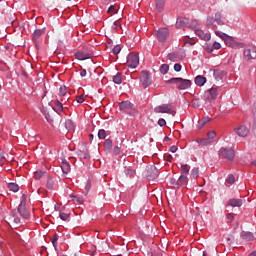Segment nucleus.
<instances>
[{"mask_svg":"<svg viewBox=\"0 0 256 256\" xmlns=\"http://www.w3.org/2000/svg\"><path fill=\"white\" fill-rule=\"evenodd\" d=\"M43 175H45V172H43V171H36L34 173V178L35 179H41V177H43Z\"/></svg>","mask_w":256,"mask_h":256,"instance_id":"43","label":"nucleus"},{"mask_svg":"<svg viewBox=\"0 0 256 256\" xmlns=\"http://www.w3.org/2000/svg\"><path fill=\"white\" fill-rule=\"evenodd\" d=\"M8 189L10 191H13V193H17V191H19V185H17V183H8Z\"/></svg>","mask_w":256,"mask_h":256,"instance_id":"28","label":"nucleus"},{"mask_svg":"<svg viewBox=\"0 0 256 256\" xmlns=\"http://www.w3.org/2000/svg\"><path fill=\"white\" fill-rule=\"evenodd\" d=\"M26 203H27V196L23 194L21 197V202L18 206V213H20L23 219H29V210L25 208Z\"/></svg>","mask_w":256,"mask_h":256,"instance_id":"5","label":"nucleus"},{"mask_svg":"<svg viewBox=\"0 0 256 256\" xmlns=\"http://www.w3.org/2000/svg\"><path fill=\"white\" fill-rule=\"evenodd\" d=\"M65 127L68 131H72V129H75V124L71 120H66Z\"/></svg>","mask_w":256,"mask_h":256,"instance_id":"33","label":"nucleus"},{"mask_svg":"<svg viewBox=\"0 0 256 256\" xmlns=\"http://www.w3.org/2000/svg\"><path fill=\"white\" fill-rule=\"evenodd\" d=\"M160 73H162V75H167V73H169V65L162 64L160 67Z\"/></svg>","mask_w":256,"mask_h":256,"instance_id":"34","label":"nucleus"},{"mask_svg":"<svg viewBox=\"0 0 256 256\" xmlns=\"http://www.w3.org/2000/svg\"><path fill=\"white\" fill-rule=\"evenodd\" d=\"M76 59L79 61H85V59H91V53L87 52H77L75 54Z\"/></svg>","mask_w":256,"mask_h":256,"instance_id":"18","label":"nucleus"},{"mask_svg":"<svg viewBox=\"0 0 256 256\" xmlns=\"http://www.w3.org/2000/svg\"><path fill=\"white\" fill-rule=\"evenodd\" d=\"M217 87H212L207 91V99L208 101H215L217 99Z\"/></svg>","mask_w":256,"mask_h":256,"instance_id":"16","label":"nucleus"},{"mask_svg":"<svg viewBox=\"0 0 256 256\" xmlns=\"http://www.w3.org/2000/svg\"><path fill=\"white\" fill-rule=\"evenodd\" d=\"M256 58V49L255 48H246L244 50V59L246 61H251V59Z\"/></svg>","mask_w":256,"mask_h":256,"instance_id":"12","label":"nucleus"},{"mask_svg":"<svg viewBox=\"0 0 256 256\" xmlns=\"http://www.w3.org/2000/svg\"><path fill=\"white\" fill-rule=\"evenodd\" d=\"M89 189H91V184L88 183L85 186V190L87 191V193H88Z\"/></svg>","mask_w":256,"mask_h":256,"instance_id":"60","label":"nucleus"},{"mask_svg":"<svg viewBox=\"0 0 256 256\" xmlns=\"http://www.w3.org/2000/svg\"><path fill=\"white\" fill-rule=\"evenodd\" d=\"M219 157L233 161V159H235V150H233V148H221L219 150Z\"/></svg>","mask_w":256,"mask_h":256,"instance_id":"6","label":"nucleus"},{"mask_svg":"<svg viewBox=\"0 0 256 256\" xmlns=\"http://www.w3.org/2000/svg\"><path fill=\"white\" fill-rule=\"evenodd\" d=\"M46 119H47L48 123H51V121H53V120L49 119L48 117H46Z\"/></svg>","mask_w":256,"mask_h":256,"instance_id":"64","label":"nucleus"},{"mask_svg":"<svg viewBox=\"0 0 256 256\" xmlns=\"http://www.w3.org/2000/svg\"><path fill=\"white\" fill-rule=\"evenodd\" d=\"M226 183L228 185H233V183H235V176H233V174H229L226 178Z\"/></svg>","mask_w":256,"mask_h":256,"instance_id":"37","label":"nucleus"},{"mask_svg":"<svg viewBox=\"0 0 256 256\" xmlns=\"http://www.w3.org/2000/svg\"><path fill=\"white\" fill-rule=\"evenodd\" d=\"M119 107L121 111H125V113H129L131 109H133V104L129 100L122 101L119 103Z\"/></svg>","mask_w":256,"mask_h":256,"instance_id":"15","label":"nucleus"},{"mask_svg":"<svg viewBox=\"0 0 256 256\" xmlns=\"http://www.w3.org/2000/svg\"><path fill=\"white\" fill-rule=\"evenodd\" d=\"M202 121L204 122V124L207 125V123H209V121H211V117L205 116V117L202 118Z\"/></svg>","mask_w":256,"mask_h":256,"instance_id":"54","label":"nucleus"},{"mask_svg":"<svg viewBox=\"0 0 256 256\" xmlns=\"http://www.w3.org/2000/svg\"><path fill=\"white\" fill-rule=\"evenodd\" d=\"M107 137V131H105V129H100L98 131V138L99 139H106Z\"/></svg>","mask_w":256,"mask_h":256,"instance_id":"38","label":"nucleus"},{"mask_svg":"<svg viewBox=\"0 0 256 256\" xmlns=\"http://www.w3.org/2000/svg\"><path fill=\"white\" fill-rule=\"evenodd\" d=\"M112 53L113 55H119L121 53V46L119 45L114 46V48L112 49Z\"/></svg>","mask_w":256,"mask_h":256,"instance_id":"41","label":"nucleus"},{"mask_svg":"<svg viewBox=\"0 0 256 256\" xmlns=\"http://www.w3.org/2000/svg\"><path fill=\"white\" fill-rule=\"evenodd\" d=\"M192 106L195 107V109H199V107H201V104L199 103V100H194L192 102Z\"/></svg>","mask_w":256,"mask_h":256,"instance_id":"48","label":"nucleus"},{"mask_svg":"<svg viewBox=\"0 0 256 256\" xmlns=\"http://www.w3.org/2000/svg\"><path fill=\"white\" fill-rule=\"evenodd\" d=\"M194 81L198 87H203V85H205V83H207V78H205L204 76L198 75L195 77Z\"/></svg>","mask_w":256,"mask_h":256,"instance_id":"19","label":"nucleus"},{"mask_svg":"<svg viewBox=\"0 0 256 256\" xmlns=\"http://www.w3.org/2000/svg\"><path fill=\"white\" fill-rule=\"evenodd\" d=\"M176 27L177 29H185V27H191V24L189 25V19L187 18H178L176 21Z\"/></svg>","mask_w":256,"mask_h":256,"instance_id":"14","label":"nucleus"},{"mask_svg":"<svg viewBox=\"0 0 256 256\" xmlns=\"http://www.w3.org/2000/svg\"><path fill=\"white\" fill-rule=\"evenodd\" d=\"M215 35H217V37H220V39H223V41H225L229 37V35L221 32L219 30L215 31Z\"/></svg>","mask_w":256,"mask_h":256,"instance_id":"36","label":"nucleus"},{"mask_svg":"<svg viewBox=\"0 0 256 256\" xmlns=\"http://www.w3.org/2000/svg\"><path fill=\"white\" fill-rule=\"evenodd\" d=\"M74 201H77V203H83V198L77 197V196H70Z\"/></svg>","mask_w":256,"mask_h":256,"instance_id":"49","label":"nucleus"},{"mask_svg":"<svg viewBox=\"0 0 256 256\" xmlns=\"http://www.w3.org/2000/svg\"><path fill=\"white\" fill-rule=\"evenodd\" d=\"M223 25H225V19L223 18V15H221V13L217 12L214 17H207L206 27H208V29H213V31H215V29H217V26Z\"/></svg>","mask_w":256,"mask_h":256,"instance_id":"2","label":"nucleus"},{"mask_svg":"<svg viewBox=\"0 0 256 256\" xmlns=\"http://www.w3.org/2000/svg\"><path fill=\"white\" fill-rule=\"evenodd\" d=\"M46 187H48V189H53V184H50L49 182L46 184Z\"/></svg>","mask_w":256,"mask_h":256,"instance_id":"61","label":"nucleus"},{"mask_svg":"<svg viewBox=\"0 0 256 256\" xmlns=\"http://www.w3.org/2000/svg\"><path fill=\"white\" fill-rule=\"evenodd\" d=\"M217 137V133L214 130H211L207 133V139L213 143V140Z\"/></svg>","mask_w":256,"mask_h":256,"instance_id":"32","label":"nucleus"},{"mask_svg":"<svg viewBox=\"0 0 256 256\" xmlns=\"http://www.w3.org/2000/svg\"><path fill=\"white\" fill-rule=\"evenodd\" d=\"M59 217L62 221H69L71 214L65 213V212H60Z\"/></svg>","mask_w":256,"mask_h":256,"instance_id":"35","label":"nucleus"},{"mask_svg":"<svg viewBox=\"0 0 256 256\" xmlns=\"http://www.w3.org/2000/svg\"><path fill=\"white\" fill-rule=\"evenodd\" d=\"M190 29H192L202 41H211V32H205L201 29V24L197 20H192L190 23Z\"/></svg>","mask_w":256,"mask_h":256,"instance_id":"1","label":"nucleus"},{"mask_svg":"<svg viewBox=\"0 0 256 256\" xmlns=\"http://www.w3.org/2000/svg\"><path fill=\"white\" fill-rule=\"evenodd\" d=\"M154 111L156 113H166L168 115H172L173 117H175V115L177 113L175 111V108H173V105H171V104H162V105L156 106L154 108Z\"/></svg>","mask_w":256,"mask_h":256,"instance_id":"4","label":"nucleus"},{"mask_svg":"<svg viewBox=\"0 0 256 256\" xmlns=\"http://www.w3.org/2000/svg\"><path fill=\"white\" fill-rule=\"evenodd\" d=\"M212 47H213L214 49H216V50H219V49L221 48V43H219V42H214L213 45H212Z\"/></svg>","mask_w":256,"mask_h":256,"instance_id":"51","label":"nucleus"},{"mask_svg":"<svg viewBox=\"0 0 256 256\" xmlns=\"http://www.w3.org/2000/svg\"><path fill=\"white\" fill-rule=\"evenodd\" d=\"M226 219H228V221L231 223L233 219H235V217L233 216V214H227Z\"/></svg>","mask_w":256,"mask_h":256,"instance_id":"55","label":"nucleus"},{"mask_svg":"<svg viewBox=\"0 0 256 256\" xmlns=\"http://www.w3.org/2000/svg\"><path fill=\"white\" fill-rule=\"evenodd\" d=\"M225 43L228 47H231L232 49H243V47H245V44L237 42L235 38L231 36H228V38L225 39Z\"/></svg>","mask_w":256,"mask_h":256,"instance_id":"9","label":"nucleus"},{"mask_svg":"<svg viewBox=\"0 0 256 256\" xmlns=\"http://www.w3.org/2000/svg\"><path fill=\"white\" fill-rule=\"evenodd\" d=\"M250 256H256V251L252 252Z\"/></svg>","mask_w":256,"mask_h":256,"instance_id":"63","label":"nucleus"},{"mask_svg":"<svg viewBox=\"0 0 256 256\" xmlns=\"http://www.w3.org/2000/svg\"><path fill=\"white\" fill-rule=\"evenodd\" d=\"M234 133L238 135V137H247L250 133V130L245 125H240L234 129Z\"/></svg>","mask_w":256,"mask_h":256,"instance_id":"11","label":"nucleus"},{"mask_svg":"<svg viewBox=\"0 0 256 256\" xmlns=\"http://www.w3.org/2000/svg\"><path fill=\"white\" fill-rule=\"evenodd\" d=\"M228 207H241L243 205V200L239 198H232L227 203Z\"/></svg>","mask_w":256,"mask_h":256,"instance_id":"17","label":"nucleus"},{"mask_svg":"<svg viewBox=\"0 0 256 256\" xmlns=\"http://www.w3.org/2000/svg\"><path fill=\"white\" fill-rule=\"evenodd\" d=\"M112 29H114V31H119V30H121V22H119V20H116V21L112 24Z\"/></svg>","mask_w":256,"mask_h":256,"instance_id":"39","label":"nucleus"},{"mask_svg":"<svg viewBox=\"0 0 256 256\" xmlns=\"http://www.w3.org/2000/svg\"><path fill=\"white\" fill-rule=\"evenodd\" d=\"M140 83L144 89L151 85V74L147 71H142L140 74Z\"/></svg>","mask_w":256,"mask_h":256,"instance_id":"8","label":"nucleus"},{"mask_svg":"<svg viewBox=\"0 0 256 256\" xmlns=\"http://www.w3.org/2000/svg\"><path fill=\"white\" fill-rule=\"evenodd\" d=\"M76 101H77V103H79V104L85 103V96H84V95L76 96Z\"/></svg>","mask_w":256,"mask_h":256,"instance_id":"44","label":"nucleus"},{"mask_svg":"<svg viewBox=\"0 0 256 256\" xmlns=\"http://www.w3.org/2000/svg\"><path fill=\"white\" fill-rule=\"evenodd\" d=\"M223 75H225L224 71L213 70V77L216 79V81H219V79H222Z\"/></svg>","mask_w":256,"mask_h":256,"instance_id":"26","label":"nucleus"},{"mask_svg":"<svg viewBox=\"0 0 256 256\" xmlns=\"http://www.w3.org/2000/svg\"><path fill=\"white\" fill-rule=\"evenodd\" d=\"M180 185H187L189 183V178H187V175L182 174L178 179Z\"/></svg>","mask_w":256,"mask_h":256,"instance_id":"30","label":"nucleus"},{"mask_svg":"<svg viewBox=\"0 0 256 256\" xmlns=\"http://www.w3.org/2000/svg\"><path fill=\"white\" fill-rule=\"evenodd\" d=\"M169 85H176L180 91H185V89H190L192 82L189 79H183L181 77L178 78H171L166 81Z\"/></svg>","mask_w":256,"mask_h":256,"instance_id":"3","label":"nucleus"},{"mask_svg":"<svg viewBox=\"0 0 256 256\" xmlns=\"http://www.w3.org/2000/svg\"><path fill=\"white\" fill-rule=\"evenodd\" d=\"M155 35H156L158 41L160 43H163L169 37V29H167V28H160V29L157 30Z\"/></svg>","mask_w":256,"mask_h":256,"instance_id":"10","label":"nucleus"},{"mask_svg":"<svg viewBox=\"0 0 256 256\" xmlns=\"http://www.w3.org/2000/svg\"><path fill=\"white\" fill-rule=\"evenodd\" d=\"M80 76L81 77H87V70H85V69L81 70Z\"/></svg>","mask_w":256,"mask_h":256,"instance_id":"59","label":"nucleus"},{"mask_svg":"<svg viewBox=\"0 0 256 256\" xmlns=\"http://www.w3.org/2000/svg\"><path fill=\"white\" fill-rule=\"evenodd\" d=\"M59 97H61L62 103H67L69 101L70 94L67 93V87L66 86H61L59 88Z\"/></svg>","mask_w":256,"mask_h":256,"instance_id":"13","label":"nucleus"},{"mask_svg":"<svg viewBox=\"0 0 256 256\" xmlns=\"http://www.w3.org/2000/svg\"><path fill=\"white\" fill-rule=\"evenodd\" d=\"M119 153H121V147L115 146L114 149H113V154L114 155H119Z\"/></svg>","mask_w":256,"mask_h":256,"instance_id":"47","label":"nucleus"},{"mask_svg":"<svg viewBox=\"0 0 256 256\" xmlns=\"http://www.w3.org/2000/svg\"><path fill=\"white\" fill-rule=\"evenodd\" d=\"M158 125H159L160 127H165V125H167V121H165V119H163V118H160V119L158 120Z\"/></svg>","mask_w":256,"mask_h":256,"instance_id":"46","label":"nucleus"},{"mask_svg":"<svg viewBox=\"0 0 256 256\" xmlns=\"http://www.w3.org/2000/svg\"><path fill=\"white\" fill-rule=\"evenodd\" d=\"M213 46H210V45H207L206 46V51L208 52V53H213Z\"/></svg>","mask_w":256,"mask_h":256,"instance_id":"57","label":"nucleus"},{"mask_svg":"<svg viewBox=\"0 0 256 256\" xmlns=\"http://www.w3.org/2000/svg\"><path fill=\"white\" fill-rule=\"evenodd\" d=\"M181 69H182L181 64L174 65V71H176L177 73H179V71H181Z\"/></svg>","mask_w":256,"mask_h":256,"instance_id":"53","label":"nucleus"},{"mask_svg":"<svg viewBox=\"0 0 256 256\" xmlns=\"http://www.w3.org/2000/svg\"><path fill=\"white\" fill-rule=\"evenodd\" d=\"M108 13H109L110 15H115V13H117V9H116L113 5H111V6L108 8Z\"/></svg>","mask_w":256,"mask_h":256,"instance_id":"45","label":"nucleus"},{"mask_svg":"<svg viewBox=\"0 0 256 256\" xmlns=\"http://www.w3.org/2000/svg\"><path fill=\"white\" fill-rule=\"evenodd\" d=\"M43 33H45V30L43 29L35 30L33 33V41L37 43V41H39V38L43 35Z\"/></svg>","mask_w":256,"mask_h":256,"instance_id":"24","label":"nucleus"},{"mask_svg":"<svg viewBox=\"0 0 256 256\" xmlns=\"http://www.w3.org/2000/svg\"><path fill=\"white\" fill-rule=\"evenodd\" d=\"M191 177L197 179L199 177V168H193L191 170Z\"/></svg>","mask_w":256,"mask_h":256,"instance_id":"40","label":"nucleus"},{"mask_svg":"<svg viewBox=\"0 0 256 256\" xmlns=\"http://www.w3.org/2000/svg\"><path fill=\"white\" fill-rule=\"evenodd\" d=\"M241 237L244 241H253V239H255V236H253L251 232H242Z\"/></svg>","mask_w":256,"mask_h":256,"instance_id":"23","label":"nucleus"},{"mask_svg":"<svg viewBox=\"0 0 256 256\" xmlns=\"http://www.w3.org/2000/svg\"><path fill=\"white\" fill-rule=\"evenodd\" d=\"M104 150L106 151V153H111V151H113V141L111 139L105 140Z\"/></svg>","mask_w":256,"mask_h":256,"instance_id":"20","label":"nucleus"},{"mask_svg":"<svg viewBox=\"0 0 256 256\" xmlns=\"http://www.w3.org/2000/svg\"><path fill=\"white\" fill-rule=\"evenodd\" d=\"M170 152L171 153H177V146L173 145L170 147Z\"/></svg>","mask_w":256,"mask_h":256,"instance_id":"58","label":"nucleus"},{"mask_svg":"<svg viewBox=\"0 0 256 256\" xmlns=\"http://www.w3.org/2000/svg\"><path fill=\"white\" fill-rule=\"evenodd\" d=\"M90 143H93V134L89 135Z\"/></svg>","mask_w":256,"mask_h":256,"instance_id":"62","label":"nucleus"},{"mask_svg":"<svg viewBox=\"0 0 256 256\" xmlns=\"http://www.w3.org/2000/svg\"><path fill=\"white\" fill-rule=\"evenodd\" d=\"M197 143L203 147H207V145H211L212 142L208 138H200L197 140Z\"/></svg>","mask_w":256,"mask_h":256,"instance_id":"27","label":"nucleus"},{"mask_svg":"<svg viewBox=\"0 0 256 256\" xmlns=\"http://www.w3.org/2000/svg\"><path fill=\"white\" fill-rule=\"evenodd\" d=\"M156 10L161 13L165 9V0H155Z\"/></svg>","mask_w":256,"mask_h":256,"instance_id":"21","label":"nucleus"},{"mask_svg":"<svg viewBox=\"0 0 256 256\" xmlns=\"http://www.w3.org/2000/svg\"><path fill=\"white\" fill-rule=\"evenodd\" d=\"M189 170H190V167L187 164H183L180 167V171H181L182 175H189Z\"/></svg>","mask_w":256,"mask_h":256,"instance_id":"31","label":"nucleus"},{"mask_svg":"<svg viewBox=\"0 0 256 256\" xmlns=\"http://www.w3.org/2000/svg\"><path fill=\"white\" fill-rule=\"evenodd\" d=\"M113 82L116 85H121V83H123V78L121 77V73H117L114 77H113Z\"/></svg>","mask_w":256,"mask_h":256,"instance_id":"29","label":"nucleus"},{"mask_svg":"<svg viewBox=\"0 0 256 256\" xmlns=\"http://www.w3.org/2000/svg\"><path fill=\"white\" fill-rule=\"evenodd\" d=\"M61 169H62V172L65 175H67V173H69V171H71V165L69 164V162L63 161L61 164Z\"/></svg>","mask_w":256,"mask_h":256,"instance_id":"25","label":"nucleus"},{"mask_svg":"<svg viewBox=\"0 0 256 256\" xmlns=\"http://www.w3.org/2000/svg\"><path fill=\"white\" fill-rule=\"evenodd\" d=\"M13 222L15 223L16 227H18V225H21V219L19 218H14Z\"/></svg>","mask_w":256,"mask_h":256,"instance_id":"56","label":"nucleus"},{"mask_svg":"<svg viewBox=\"0 0 256 256\" xmlns=\"http://www.w3.org/2000/svg\"><path fill=\"white\" fill-rule=\"evenodd\" d=\"M205 125H206L205 122L202 121V119H201L198 121L197 127H198V129H203V127H205Z\"/></svg>","mask_w":256,"mask_h":256,"instance_id":"50","label":"nucleus"},{"mask_svg":"<svg viewBox=\"0 0 256 256\" xmlns=\"http://www.w3.org/2000/svg\"><path fill=\"white\" fill-rule=\"evenodd\" d=\"M127 65L130 69H137L139 67V55L130 53L127 56Z\"/></svg>","mask_w":256,"mask_h":256,"instance_id":"7","label":"nucleus"},{"mask_svg":"<svg viewBox=\"0 0 256 256\" xmlns=\"http://www.w3.org/2000/svg\"><path fill=\"white\" fill-rule=\"evenodd\" d=\"M5 163V156L3 154H0V167H3Z\"/></svg>","mask_w":256,"mask_h":256,"instance_id":"52","label":"nucleus"},{"mask_svg":"<svg viewBox=\"0 0 256 256\" xmlns=\"http://www.w3.org/2000/svg\"><path fill=\"white\" fill-rule=\"evenodd\" d=\"M54 109L57 113H63V101L55 100Z\"/></svg>","mask_w":256,"mask_h":256,"instance_id":"22","label":"nucleus"},{"mask_svg":"<svg viewBox=\"0 0 256 256\" xmlns=\"http://www.w3.org/2000/svg\"><path fill=\"white\" fill-rule=\"evenodd\" d=\"M59 239V235L55 234L52 238H51V241H52V245L53 247H55V249H57V241Z\"/></svg>","mask_w":256,"mask_h":256,"instance_id":"42","label":"nucleus"}]
</instances>
